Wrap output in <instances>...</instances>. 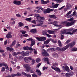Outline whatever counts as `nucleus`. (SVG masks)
Instances as JSON below:
<instances>
[{"instance_id":"obj_33","label":"nucleus","mask_w":77,"mask_h":77,"mask_svg":"<svg viewBox=\"0 0 77 77\" xmlns=\"http://www.w3.org/2000/svg\"><path fill=\"white\" fill-rule=\"evenodd\" d=\"M24 57V56H19V57H16L17 59L18 60H21L23 59V58Z\"/></svg>"},{"instance_id":"obj_59","label":"nucleus","mask_w":77,"mask_h":77,"mask_svg":"<svg viewBox=\"0 0 77 77\" xmlns=\"http://www.w3.org/2000/svg\"><path fill=\"white\" fill-rule=\"evenodd\" d=\"M33 39H32V38H29L27 39V41H33Z\"/></svg>"},{"instance_id":"obj_44","label":"nucleus","mask_w":77,"mask_h":77,"mask_svg":"<svg viewBox=\"0 0 77 77\" xmlns=\"http://www.w3.org/2000/svg\"><path fill=\"white\" fill-rule=\"evenodd\" d=\"M58 45L59 47H61L62 43H61V42H60V40L58 41Z\"/></svg>"},{"instance_id":"obj_62","label":"nucleus","mask_w":77,"mask_h":77,"mask_svg":"<svg viewBox=\"0 0 77 77\" xmlns=\"http://www.w3.org/2000/svg\"><path fill=\"white\" fill-rule=\"evenodd\" d=\"M74 20V18L72 17L70 19H69L67 20V21H72Z\"/></svg>"},{"instance_id":"obj_53","label":"nucleus","mask_w":77,"mask_h":77,"mask_svg":"<svg viewBox=\"0 0 77 77\" xmlns=\"http://www.w3.org/2000/svg\"><path fill=\"white\" fill-rule=\"evenodd\" d=\"M46 10L47 12V13H50V8H48L47 9H46Z\"/></svg>"},{"instance_id":"obj_20","label":"nucleus","mask_w":77,"mask_h":77,"mask_svg":"<svg viewBox=\"0 0 77 77\" xmlns=\"http://www.w3.org/2000/svg\"><path fill=\"white\" fill-rule=\"evenodd\" d=\"M49 18H51L55 19V20H57V17H56L54 15H49Z\"/></svg>"},{"instance_id":"obj_46","label":"nucleus","mask_w":77,"mask_h":77,"mask_svg":"<svg viewBox=\"0 0 77 77\" xmlns=\"http://www.w3.org/2000/svg\"><path fill=\"white\" fill-rule=\"evenodd\" d=\"M71 51H76V48H73L71 49Z\"/></svg>"},{"instance_id":"obj_55","label":"nucleus","mask_w":77,"mask_h":77,"mask_svg":"<svg viewBox=\"0 0 77 77\" xmlns=\"http://www.w3.org/2000/svg\"><path fill=\"white\" fill-rule=\"evenodd\" d=\"M41 63H39L36 66L37 68H39V66H41Z\"/></svg>"},{"instance_id":"obj_50","label":"nucleus","mask_w":77,"mask_h":77,"mask_svg":"<svg viewBox=\"0 0 77 77\" xmlns=\"http://www.w3.org/2000/svg\"><path fill=\"white\" fill-rule=\"evenodd\" d=\"M56 50L58 51H61V48H60L59 47H57L56 48Z\"/></svg>"},{"instance_id":"obj_9","label":"nucleus","mask_w":77,"mask_h":77,"mask_svg":"<svg viewBox=\"0 0 77 77\" xmlns=\"http://www.w3.org/2000/svg\"><path fill=\"white\" fill-rule=\"evenodd\" d=\"M66 30L67 29H64L63 31L62 32V34H66V35H73L74 33L73 32L71 33L70 32H66Z\"/></svg>"},{"instance_id":"obj_23","label":"nucleus","mask_w":77,"mask_h":77,"mask_svg":"<svg viewBox=\"0 0 77 77\" xmlns=\"http://www.w3.org/2000/svg\"><path fill=\"white\" fill-rule=\"evenodd\" d=\"M33 68H30L27 71V72H31V73H35V71L33 70Z\"/></svg>"},{"instance_id":"obj_15","label":"nucleus","mask_w":77,"mask_h":77,"mask_svg":"<svg viewBox=\"0 0 77 77\" xmlns=\"http://www.w3.org/2000/svg\"><path fill=\"white\" fill-rule=\"evenodd\" d=\"M42 54L43 56H48L49 54L47 52H46L44 50L43 51L42 53Z\"/></svg>"},{"instance_id":"obj_7","label":"nucleus","mask_w":77,"mask_h":77,"mask_svg":"<svg viewBox=\"0 0 77 77\" xmlns=\"http://www.w3.org/2000/svg\"><path fill=\"white\" fill-rule=\"evenodd\" d=\"M32 58L31 57H27L24 58V60L26 63H28L30 62V60H32Z\"/></svg>"},{"instance_id":"obj_29","label":"nucleus","mask_w":77,"mask_h":77,"mask_svg":"<svg viewBox=\"0 0 77 77\" xmlns=\"http://www.w3.org/2000/svg\"><path fill=\"white\" fill-rule=\"evenodd\" d=\"M31 32L32 33H36V29H32L31 30Z\"/></svg>"},{"instance_id":"obj_5","label":"nucleus","mask_w":77,"mask_h":77,"mask_svg":"<svg viewBox=\"0 0 77 77\" xmlns=\"http://www.w3.org/2000/svg\"><path fill=\"white\" fill-rule=\"evenodd\" d=\"M58 21H54L53 22H51L50 23H48V24H53L54 26H55L56 27H60V25H59L56 24H58Z\"/></svg>"},{"instance_id":"obj_10","label":"nucleus","mask_w":77,"mask_h":77,"mask_svg":"<svg viewBox=\"0 0 77 77\" xmlns=\"http://www.w3.org/2000/svg\"><path fill=\"white\" fill-rule=\"evenodd\" d=\"M21 53L22 56H29V51L24 52L22 51Z\"/></svg>"},{"instance_id":"obj_19","label":"nucleus","mask_w":77,"mask_h":77,"mask_svg":"<svg viewBox=\"0 0 77 77\" xmlns=\"http://www.w3.org/2000/svg\"><path fill=\"white\" fill-rule=\"evenodd\" d=\"M2 66H5V67L6 69H9V67L8 66V64H6L5 62L2 63Z\"/></svg>"},{"instance_id":"obj_28","label":"nucleus","mask_w":77,"mask_h":77,"mask_svg":"<svg viewBox=\"0 0 77 77\" xmlns=\"http://www.w3.org/2000/svg\"><path fill=\"white\" fill-rule=\"evenodd\" d=\"M7 50L8 51H14V49L11 48L9 47L7 48Z\"/></svg>"},{"instance_id":"obj_14","label":"nucleus","mask_w":77,"mask_h":77,"mask_svg":"<svg viewBox=\"0 0 77 77\" xmlns=\"http://www.w3.org/2000/svg\"><path fill=\"white\" fill-rule=\"evenodd\" d=\"M41 2H42L41 3L42 5H46V4L50 2V1L47 0L45 1L43 0H42Z\"/></svg>"},{"instance_id":"obj_56","label":"nucleus","mask_w":77,"mask_h":77,"mask_svg":"<svg viewBox=\"0 0 77 77\" xmlns=\"http://www.w3.org/2000/svg\"><path fill=\"white\" fill-rule=\"evenodd\" d=\"M37 13H41V12H42V11H41L40 10V9H38L37 10Z\"/></svg>"},{"instance_id":"obj_12","label":"nucleus","mask_w":77,"mask_h":77,"mask_svg":"<svg viewBox=\"0 0 77 77\" xmlns=\"http://www.w3.org/2000/svg\"><path fill=\"white\" fill-rule=\"evenodd\" d=\"M13 4L17 5H20L21 4V2L20 1L14 0L13 2Z\"/></svg>"},{"instance_id":"obj_13","label":"nucleus","mask_w":77,"mask_h":77,"mask_svg":"<svg viewBox=\"0 0 77 77\" xmlns=\"http://www.w3.org/2000/svg\"><path fill=\"white\" fill-rule=\"evenodd\" d=\"M12 35V32H9L7 34L6 37L8 39H9V38H12V36L11 35Z\"/></svg>"},{"instance_id":"obj_45","label":"nucleus","mask_w":77,"mask_h":77,"mask_svg":"<svg viewBox=\"0 0 77 77\" xmlns=\"http://www.w3.org/2000/svg\"><path fill=\"white\" fill-rule=\"evenodd\" d=\"M12 54L13 56H15L16 57L17 56V53L15 52H13Z\"/></svg>"},{"instance_id":"obj_26","label":"nucleus","mask_w":77,"mask_h":77,"mask_svg":"<svg viewBox=\"0 0 77 77\" xmlns=\"http://www.w3.org/2000/svg\"><path fill=\"white\" fill-rule=\"evenodd\" d=\"M36 72H37V74H38L39 75H41L42 73L40 70L38 69H37L36 70Z\"/></svg>"},{"instance_id":"obj_41","label":"nucleus","mask_w":77,"mask_h":77,"mask_svg":"<svg viewBox=\"0 0 77 77\" xmlns=\"http://www.w3.org/2000/svg\"><path fill=\"white\" fill-rule=\"evenodd\" d=\"M35 61L37 63H39L41 61V59L38 58Z\"/></svg>"},{"instance_id":"obj_57","label":"nucleus","mask_w":77,"mask_h":77,"mask_svg":"<svg viewBox=\"0 0 77 77\" xmlns=\"http://www.w3.org/2000/svg\"><path fill=\"white\" fill-rule=\"evenodd\" d=\"M22 74L25 75V76H26L27 75V74L25 73V72H22Z\"/></svg>"},{"instance_id":"obj_38","label":"nucleus","mask_w":77,"mask_h":77,"mask_svg":"<svg viewBox=\"0 0 77 77\" xmlns=\"http://www.w3.org/2000/svg\"><path fill=\"white\" fill-rule=\"evenodd\" d=\"M6 27L7 28V29L10 30H12L13 29L12 28H11V27L8 26V25H7V26H6Z\"/></svg>"},{"instance_id":"obj_63","label":"nucleus","mask_w":77,"mask_h":77,"mask_svg":"<svg viewBox=\"0 0 77 77\" xmlns=\"http://www.w3.org/2000/svg\"><path fill=\"white\" fill-rule=\"evenodd\" d=\"M11 75L12 77H15V76H17V74H11Z\"/></svg>"},{"instance_id":"obj_49","label":"nucleus","mask_w":77,"mask_h":77,"mask_svg":"<svg viewBox=\"0 0 77 77\" xmlns=\"http://www.w3.org/2000/svg\"><path fill=\"white\" fill-rule=\"evenodd\" d=\"M42 35H46L47 34V32L45 31H42Z\"/></svg>"},{"instance_id":"obj_18","label":"nucleus","mask_w":77,"mask_h":77,"mask_svg":"<svg viewBox=\"0 0 77 77\" xmlns=\"http://www.w3.org/2000/svg\"><path fill=\"white\" fill-rule=\"evenodd\" d=\"M75 44V42H73L71 43H69L67 45H68L69 47H70L71 48L72 47H73Z\"/></svg>"},{"instance_id":"obj_54","label":"nucleus","mask_w":77,"mask_h":77,"mask_svg":"<svg viewBox=\"0 0 77 77\" xmlns=\"http://www.w3.org/2000/svg\"><path fill=\"white\" fill-rule=\"evenodd\" d=\"M32 23H33V24H36V21L35 20H33L32 21Z\"/></svg>"},{"instance_id":"obj_48","label":"nucleus","mask_w":77,"mask_h":77,"mask_svg":"<svg viewBox=\"0 0 77 77\" xmlns=\"http://www.w3.org/2000/svg\"><path fill=\"white\" fill-rule=\"evenodd\" d=\"M73 30H74V29L73 28H70L69 29H67V30L68 32H73Z\"/></svg>"},{"instance_id":"obj_4","label":"nucleus","mask_w":77,"mask_h":77,"mask_svg":"<svg viewBox=\"0 0 77 77\" xmlns=\"http://www.w3.org/2000/svg\"><path fill=\"white\" fill-rule=\"evenodd\" d=\"M36 21L38 23L37 24H36V26H42V24H43V21L41 20H39V19H37L36 20Z\"/></svg>"},{"instance_id":"obj_60","label":"nucleus","mask_w":77,"mask_h":77,"mask_svg":"<svg viewBox=\"0 0 77 77\" xmlns=\"http://www.w3.org/2000/svg\"><path fill=\"white\" fill-rule=\"evenodd\" d=\"M71 42V40H67L66 41V44H68V43H69V42Z\"/></svg>"},{"instance_id":"obj_35","label":"nucleus","mask_w":77,"mask_h":77,"mask_svg":"<svg viewBox=\"0 0 77 77\" xmlns=\"http://www.w3.org/2000/svg\"><path fill=\"white\" fill-rule=\"evenodd\" d=\"M19 27H22V26H23L24 25L23 23H21V22H20L19 23Z\"/></svg>"},{"instance_id":"obj_21","label":"nucleus","mask_w":77,"mask_h":77,"mask_svg":"<svg viewBox=\"0 0 77 77\" xmlns=\"http://www.w3.org/2000/svg\"><path fill=\"white\" fill-rule=\"evenodd\" d=\"M66 23L65 22H62L60 24V25H59V26H60V28L59 29H61V28H62L63 26H66Z\"/></svg>"},{"instance_id":"obj_52","label":"nucleus","mask_w":77,"mask_h":77,"mask_svg":"<svg viewBox=\"0 0 77 77\" xmlns=\"http://www.w3.org/2000/svg\"><path fill=\"white\" fill-rule=\"evenodd\" d=\"M32 76L33 77H38V75H37L36 74L34 73L32 75Z\"/></svg>"},{"instance_id":"obj_3","label":"nucleus","mask_w":77,"mask_h":77,"mask_svg":"<svg viewBox=\"0 0 77 77\" xmlns=\"http://www.w3.org/2000/svg\"><path fill=\"white\" fill-rule=\"evenodd\" d=\"M66 26L67 27H69L72 26V25H74L75 24V22L74 21H72L70 22H65Z\"/></svg>"},{"instance_id":"obj_31","label":"nucleus","mask_w":77,"mask_h":77,"mask_svg":"<svg viewBox=\"0 0 77 77\" xmlns=\"http://www.w3.org/2000/svg\"><path fill=\"white\" fill-rule=\"evenodd\" d=\"M34 17H36L37 19H39V18L40 15H39V14H35L34 15Z\"/></svg>"},{"instance_id":"obj_2","label":"nucleus","mask_w":77,"mask_h":77,"mask_svg":"<svg viewBox=\"0 0 77 77\" xmlns=\"http://www.w3.org/2000/svg\"><path fill=\"white\" fill-rule=\"evenodd\" d=\"M36 39L37 40H38V41L40 42H42V41H44L46 40V37H35Z\"/></svg>"},{"instance_id":"obj_39","label":"nucleus","mask_w":77,"mask_h":77,"mask_svg":"<svg viewBox=\"0 0 77 77\" xmlns=\"http://www.w3.org/2000/svg\"><path fill=\"white\" fill-rule=\"evenodd\" d=\"M31 20H32V18H31V17L26 18V21H29L30 22H32Z\"/></svg>"},{"instance_id":"obj_8","label":"nucleus","mask_w":77,"mask_h":77,"mask_svg":"<svg viewBox=\"0 0 77 77\" xmlns=\"http://www.w3.org/2000/svg\"><path fill=\"white\" fill-rule=\"evenodd\" d=\"M62 68L63 71H66L67 72H69V71H70L69 68L67 66H63Z\"/></svg>"},{"instance_id":"obj_27","label":"nucleus","mask_w":77,"mask_h":77,"mask_svg":"<svg viewBox=\"0 0 77 77\" xmlns=\"http://www.w3.org/2000/svg\"><path fill=\"white\" fill-rule=\"evenodd\" d=\"M71 5H70V4L68 3L66 5V7L67 9H69L71 8Z\"/></svg>"},{"instance_id":"obj_11","label":"nucleus","mask_w":77,"mask_h":77,"mask_svg":"<svg viewBox=\"0 0 77 77\" xmlns=\"http://www.w3.org/2000/svg\"><path fill=\"white\" fill-rule=\"evenodd\" d=\"M23 67L26 69L27 71L30 68V65L27 64H25L23 65Z\"/></svg>"},{"instance_id":"obj_58","label":"nucleus","mask_w":77,"mask_h":77,"mask_svg":"<svg viewBox=\"0 0 77 77\" xmlns=\"http://www.w3.org/2000/svg\"><path fill=\"white\" fill-rule=\"evenodd\" d=\"M46 35L47 36L48 38H51L52 37V36L48 34H46Z\"/></svg>"},{"instance_id":"obj_43","label":"nucleus","mask_w":77,"mask_h":77,"mask_svg":"<svg viewBox=\"0 0 77 77\" xmlns=\"http://www.w3.org/2000/svg\"><path fill=\"white\" fill-rule=\"evenodd\" d=\"M23 48L24 50H28L29 49V47L28 46L24 47Z\"/></svg>"},{"instance_id":"obj_16","label":"nucleus","mask_w":77,"mask_h":77,"mask_svg":"<svg viewBox=\"0 0 77 77\" xmlns=\"http://www.w3.org/2000/svg\"><path fill=\"white\" fill-rule=\"evenodd\" d=\"M74 73L73 72H71V73H66V77H71V75H74Z\"/></svg>"},{"instance_id":"obj_32","label":"nucleus","mask_w":77,"mask_h":77,"mask_svg":"<svg viewBox=\"0 0 77 77\" xmlns=\"http://www.w3.org/2000/svg\"><path fill=\"white\" fill-rule=\"evenodd\" d=\"M36 9H41L42 11H44V8H42V7H41L40 6H37L36 7Z\"/></svg>"},{"instance_id":"obj_64","label":"nucleus","mask_w":77,"mask_h":77,"mask_svg":"<svg viewBox=\"0 0 77 77\" xmlns=\"http://www.w3.org/2000/svg\"><path fill=\"white\" fill-rule=\"evenodd\" d=\"M2 70H1V71H5V67H3L2 68Z\"/></svg>"},{"instance_id":"obj_1","label":"nucleus","mask_w":77,"mask_h":77,"mask_svg":"<svg viewBox=\"0 0 77 77\" xmlns=\"http://www.w3.org/2000/svg\"><path fill=\"white\" fill-rule=\"evenodd\" d=\"M58 65V64L57 63H53L52 64V69H54V70H55V71H56L57 72H60V69L59 68L55 66H56V65Z\"/></svg>"},{"instance_id":"obj_17","label":"nucleus","mask_w":77,"mask_h":77,"mask_svg":"<svg viewBox=\"0 0 77 77\" xmlns=\"http://www.w3.org/2000/svg\"><path fill=\"white\" fill-rule=\"evenodd\" d=\"M69 46L68 45H67L66 46L64 47H63V48H61V51H65L66 50L67 48H68Z\"/></svg>"},{"instance_id":"obj_6","label":"nucleus","mask_w":77,"mask_h":77,"mask_svg":"<svg viewBox=\"0 0 77 77\" xmlns=\"http://www.w3.org/2000/svg\"><path fill=\"white\" fill-rule=\"evenodd\" d=\"M59 29H54V30H48L47 31V32L48 34H52L53 35L55 33V32H56L57 30H58Z\"/></svg>"},{"instance_id":"obj_51","label":"nucleus","mask_w":77,"mask_h":77,"mask_svg":"<svg viewBox=\"0 0 77 77\" xmlns=\"http://www.w3.org/2000/svg\"><path fill=\"white\" fill-rule=\"evenodd\" d=\"M44 60L45 61H46V62L48 61V59L46 57H45Z\"/></svg>"},{"instance_id":"obj_37","label":"nucleus","mask_w":77,"mask_h":77,"mask_svg":"<svg viewBox=\"0 0 77 77\" xmlns=\"http://www.w3.org/2000/svg\"><path fill=\"white\" fill-rule=\"evenodd\" d=\"M35 44V42L34 41H33L31 42V43L30 45V47H32L33 45H34Z\"/></svg>"},{"instance_id":"obj_25","label":"nucleus","mask_w":77,"mask_h":77,"mask_svg":"<svg viewBox=\"0 0 77 77\" xmlns=\"http://www.w3.org/2000/svg\"><path fill=\"white\" fill-rule=\"evenodd\" d=\"M52 56L54 57H59V55H58V54L56 53H53L52 54Z\"/></svg>"},{"instance_id":"obj_24","label":"nucleus","mask_w":77,"mask_h":77,"mask_svg":"<svg viewBox=\"0 0 77 77\" xmlns=\"http://www.w3.org/2000/svg\"><path fill=\"white\" fill-rule=\"evenodd\" d=\"M56 50V49L55 48H50L47 49V51H48L50 52V51H54Z\"/></svg>"},{"instance_id":"obj_30","label":"nucleus","mask_w":77,"mask_h":77,"mask_svg":"<svg viewBox=\"0 0 77 77\" xmlns=\"http://www.w3.org/2000/svg\"><path fill=\"white\" fill-rule=\"evenodd\" d=\"M50 40L49 39V38L47 40L45 41L44 42V44H48L50 42Z\"/></svg>"},{"instance_id":"obj_42","label":"nucleus","mask_w":77,"mask_h":77,"mask_svg":"<svg viewBox=\"0 0 77 77\" xmlns=\"http://www.w3.org/2000/svg\"><path fill=\"white\" fill-rule=\"evenodd\" d=\"M20 32L22 33L23 35H24L25 33H26V31L24 30H20Z\"/></svg>"},{"instance_id":"obj_22","label":"nucleus","mask_w":77,"mask_h":77,"mask_svg":"<svg viewBox=\"0 0 77 77\" xmlns=\"http://www.w3.org/2000/svg\"><path fill=\"white\" fill-rule=\"evenodd\" d=\"M59 6V4H56L55 5H52L50 6V8H57V7H58V6Z\"/></svg>"},{"instance_id":"obj_34","label":"nucleus","mask_w":77,"mask_h":77,"mask_svg":"<svg viewBox=\"0 0 77 77\" xmlns=\"http://www.w3.org/2000/svg\"><path fill=\"white\" fill-rule=\"evenodd\" d=\"M15 44H16V41L14 40L11 45L10 47H12V46H14L15 45Z\"/></svg>"},{"instance_id":"obj_61","label":"nucleus","mask_w":77,"mask_h":77,"mask_svg":"<svg viewBox=\"0 0 77 77\" xmlns=\"http://www.w3.org/2000/svg\"><path fill=\"white\" fill-rule=\"evenodd\" d=\"M16 16L17 17H21V15L19 14H16Z\"/></svg>"},{"instance_id":"obj_36","label":"nucleus","mask_w":77,"mask_h":77,"mask_svg":"<svg viewBox=\"0 0 77 77\" xmlns=\"http://www.w3.org/2000/svg\"><path fill=\"white\" fill-rule=\"evenodd\" d=\"M54 1H56V3H60V2H63V0H54Z\"/></svg>"},{"instance_id":"obj_40","label":"nucleus","mask_w":77,"mask_h":77,"mask_svg":"<svg viewBox=\"0 0 77 77\" xmlns=\"http://www.w3.org/2000/svg\"><path fill=\"white\" fill-rule=\"evenodd\" d=\"M38 20H45V18L43 17H41L40 16V17H39Z\"/></svg>"},{"instance_id":"obj_47","label":"nucleus","mask_w":77,"mask_h":77,"mask_svg":"<svg viewBox=\"0 0 77 77\" xmlns=\"http://www.w3.org/2000/svg\"><path fill=\"white\" fill-rule=\"evenodd\" d=\"M71 12H72V11H69L66 14V15H67V16H68V15H69L70 14H71Z\"/></svg>"}]
</instances>
